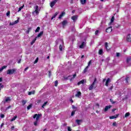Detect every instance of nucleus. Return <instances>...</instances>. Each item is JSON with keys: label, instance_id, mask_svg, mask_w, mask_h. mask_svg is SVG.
<instances>
[{"label": "nucleus", "instance_id": "obj_13", "mask_svg": "<svg viewBox=\"0 0 131 131\" xmlns=\"http://www.w3.org/2000/svg\"><path fill=\"white\" fill-rule=\"evenodd\" d=\"M126 40L128 41H131V37H130V34H128L126 37Z\"/></svg>", "mask_w": 131, "mask_h": 131}, {"label": "nucleus", "instance_id": "obj_31", "mask_svg": "<svg viewBox=\"0 0 131 131\" xmlns=\"http://www.w3.org/2000/svg\"><path fill=\"white\" fill-rule=\"evenodd\" d=\"M99 55H103V49H100L98 52Z\"/></svg>", "mask_w": 131, "mask_h": 131}, {"label": "nucleus", "instance_id": "obj_62", "mask_svg": "<svg viewBox=\"0 0 131 131\" xmlns=\"http://www.w3.org/2000/svg\"><path fill=\"white\" fill-rule=\"evenodd\" d=\"M2 81H3V78L1 77L0 78V82H2Z\"/></svg>", "mask_w": 131, "mask_h": 131}, {"label": "nucleus", "instance_id": "obj_16", "mask_svg": "<svg viewBox=\"0 0 131 131\" xmlns=\"http://www.w3.org/2000/svg\"><path fill=\"white\" fill-rule=\"evenodd\" d=\"M43 34V31H41L40 33L37 35V36L36 37V38H38V37H40L41 35Z\"/></svg>", "mask_w": 131, "mask_h": 131}, {"label": "nucleus", "instance_id": "obj_28", "mask_svg": "<svg viewBox=\"0 0 131 131\" xmlns=\"http://www.w3.org/2000/svg\"><path fill=\"white\" fill-rule=\"evenodd\" d=\"M37 38L35 37L31 42V46H32V45H33V43H34V42H35V41H36Z\"/></svg>", "mask_w": 131, "mask_h": 131}, {"label": "nucleus", "instance_id": "obj_63", "mask_svg": "<svg viewBox=\"0 0 131 131\" xmlns=\"http://www.w3.org/2000/svg\"><path fill=\"white\" fill-rule=\"evenodd\" d=\"M14 128H15V127L14 126H12L11 127V129L13 130L14 129Z\"/></svg>", "mask_w": 131, "mask_h": 131}, {"label": "nucleus", "instance_id": "obj_21", "mask_svg": "<svg viewBox=\"0 0 131 131\" xmlns=\"http://www.w3.org/2000/svg\"><path fill=\"white\" fill-rule=\"evenodd\" d=\"M58 14H59V12H56L54 15H53V16H52V17H51V20H53V19H54L55 17H57V16L58 15Z\"/></svg>", "mask_w": 131, "mask_h": 131}, {"label": "nucleus", "instance_id": "obj_26", "mask_svg": "<svg viewBox=\"0 0 131 131\" xmlns=\"http://www.w3.org/2000/svg\"><path fill=\"white\" fill-rule=\"evenodd\" d=\"M39 30H40V27H38L35 31V33H37V32H39Z\"/></svg>", "mask_w": 131, "mask_h": 131}, {"label": "nucleus", "instance_id": "obj_39", "mask_svg": "<svg viewBox=\"0 0 131 131\" xmlns=\"http://www.w3.org/2000/svg\"><path fill=\"white\" fill-rule=\"evenodd\" d=\"M5 68H7V66H4L0 69L1 70V71H3V69H5Z\"/></svg>", "mask_w": 131, "mask_h": 131}, {"label": "nucleus", "instance_id": "obj_54", "mask_svg": "<svg viewBox=\"0 0 131 131\" xmlns=\"http://www.w3.org/2000/svg\"><path fill=\"white\" fill-rule=\"evenodd\" d=\"M1 118H5V115L2 114L1 115Z\"/></svg>", "mask_w": 131, "mask_h": 131}, {"label": "nucleus", "instance_id": "obj_11", "mask_svg": "<svg viewBox=\"0 0 131 131\" xmlns=\"http://www.w3.org/2000/svg\"><path fill=\"white\" fill-rule=\"evenodd\" d=\"M111 107H112L111 105L106 106L104 110V112H107V111H108V110H109Z\"/></svg>", "mask_w": 131, "mask_h": 131}, {"label": "nucleus", "instance_id": "obj_50", "mask_svg": "<svg viewBox=\"0 0 131 131\" xmlns=\"http://www.w3.org/2000/svg\"><path fill=\"white\" fill-rule=\"evenodd\" d=\"M116 125H117L116 122H115L113 123V126H116Z\"/></svg>", "mask_w": 131, "mask_h": 131}, {"label": "nucleus", "instance_id": "obj_53", "mask_svg": "<svg viewBox=\"0 0 131 131\" xmlns=\"http://www.w3.org/2000/svg\"><path fill=\"white\" fill-rule=\"evenodd\" d=\"M110 101L112 102V104H115V102L113 101V99H110Z\"/></svg>", "mask_w": 131, "mask_h": 131}, {"label": "nucleus", "instance_id": "obj_5", "mask_svg": "<svg viewBox=\"0 0 131 131\" xmlns=\"http://www.w3.org/2000/svg\"><path fill=\"white\" fill-rule=\"evenodd\" d=\"M77 18H78V16L74 15L72 16L71 19L73 20V22H76V20H77Z\"/></svg>", "mask_w": 131, "mask_h": 131}, {"label": "nucleus", "instance_id": "obj_40", "mask_svg": "<svg viewBox=\"0 0 131 131\" xmlns=\"http://www.w3.org/2000/svg\"><path fill=\"white\" fill-rule=\"evenodd\" d=\"M48 75L49 77H51L52 75V72H51V71H48Z\"/></svg>", "mask_w": 131, "mask_h": 131}, {"label": "nucleus", "instance_id": "obj_23", "mask_svg": "<svg viewBox=\"0 0 131 131\" xmlns=\"http://www.w3.org/2000/svg\"><path fill=\"white\" fill-rule=\"evenodd\" d=\"M75 77H76V73H75V74L73 75V77L70 79V81H72V80H73Z\"/></svg>", "mask_w": 131, "mask_h": 131}, {"label": "nucleus", "instance_id": "obj_44", "mask_svg": "<svg viewBox=\"0 0 131 131\" xmlns=\"http://www.w3.org/2000/svg\"><path fill=\"white\" fill-rule=\"evenodd\" d=\"M91 64H92V60H90L88 62V65L87 67H90V66H91Z\"/></svg>", "mask_w": 131, "mask_h": 131}, {"label": "nucleus", "instance_id": "obj_51", "mask_svg": "<svg viewBox=\"0 0 131 131\" xmlns=\"http://www.w3.org/2000/svg\"><path fill=\"white\" fill-rule=\"evenodd\" d=\"M19 23V19H17L16 20L14 21V24H17V23Z\"/></svg>", "mask_w": 131, "mask_h": 131}, {"label": "nucleus", "instance_id": "obj_8", "mask_svg": "<svg viewBox=\"0 0 131 131\" xmlns=\"http://www.w3.org/2000/svg\"><path fill=\"white\" fill-rule=\"evenodd\" d=\"M62 27H65V26H66L67 24H68V21L66 20H64L63 21L61 22Z\"/></svg>", "mask_w": 131, "mask_h": 131}, {"label": "nucleus", "instance_id": "obj_36", "mask_svg": "<svg viewBox=\"0 0 131 131\" xmlns=\"http://www.w3.org/2000/svg\"><path fill=\"white\" fill-rule=\"evenodd\" d=\"M69 77H71V75H69L68 77H63V78L65 80H67L69 79Z\"/></svg>", "mask_w": 131, "mask_h": 131}, {"label": "nucleus", "instance_id": "obj_7", "mask_svg": "<svg viewBox=\"0 0 131 131\" xmlns=\"http://www.w3.org/2000/svg\"><path fill=\"white\" fill-rule=\"evenodd\" d=\"M56 3H57V0H54V1H52L50 4L51 8H53L54 6L56 5Z\"/></svg>", "mask_w": 131, "mask_h": 131}, {"label": "nucleus", "instance_id": "obj_35", "mask_svg": "<svg viewBox=\"0 0 131 131\" xmlns=\"http://www.w3.org/2000/svg\"><path fill=\"white\" fill-rule=\"evenodd\" d=\"M17 118V115H16L15 116H14L13 118H12L11 119V121H14V120H16V119Z\"/></svg>", "mask_w": 131, "mask_h": 131}, {"label": "nucleus", "instance_id": "obj_20", "mask_svg": "<svg viewBox=\"0 0 131 131\" xmlns=\"http://www.w3.org/2000/svg\"><path fill=\"white\" fill-rule=\"evenodd\" d=\"M83 83H84V80H82L80 81H79L77 83L78 85H80V84H83Z\"/></svg>", "mask_w": 131, "mask_h": 131}, {"label": "nucleus", "instance_id": "obj_49", "mask_svg": "<svg viewBox=\"0 0 131 131\" xmlns=\"http://www.w3.org/2000/svg\"><path fill=\"white\" fill-rule=\"evenodd\" d=\"M129 78L128 77H126V78H125L126 82H127V83H128V79H129Z\"/></svg>", "mask_w": 131, "mask_h": 131}, {"label": "nucleus", "instance_id": "obj_45", "mask_svg": "<svg viewBox=\"0 0 131 131\" xmlns=\"http://www.w3.org/2000/svg\"><path fill=\"white\" fill-rule=\"evenodd\" d=\"M37 62H38V57L36 59V60L34 61V64H36V63H37Z\"/></svg>", "mask_w": 131, "mask_h": 131}, {"label": "nucleus", "instance_id": "obj_10", "mask_svg": "<svg viewBox=\"0 0 131 131\" xmlns=\"http://www.w3.org/2000/svg\"><path fill=\"white\" fill-rule=\"evenodd\" d=\"M66 14V13H65V12H64V11L61 12V13L58 17V19H62V17H64V16H65Z\"/></svg>", "mask_w": 131, "mask_h": 131}, {"label": "nucleus", "instance_id": "obj_15", "mask_svg": "<svg viewBox=\"0 0 131 131\" xmlns=\"http://www.w3.org/2000/svg\"><path fill=\"white\" fill-rule=\"evenodd\" d=\"M34 12L37 14H39V11H38V6L37 5L35 6V10Z\"/></svg>", "mask_w": 131, "mask_h": 131}, {"label": "nucleus", "instance_id": "obj_14", "mask_svg": "<svg viewBox=\"0 0 131 131\" xmlns=\"http://www.w3.org/2000/svg\"><path fill=\"white\" fill-rule=\"evenodd\" d=\"M106 32H112V27H110L106 29Z\"/></svg>", "mask_w": 131, "mask_h": 131}, {"label": "nucleus", "instance_id": "obj_58", "mask_svg": "<svg viewBox=\"0 0 131 131\" xmlns=\"http://www.w3.org/2000/svg\"><path fill=\"white\" fill-rule=\"evenodd\" d=\"M72 109H77V107H75V106H74V105H72Z\"/></svg>", "mask_w": 131, "mask_h": 131}, {"label": "nucleus", "instance_id": "obj_1", "mask_svg": "<svg viewBox=\"0 0 131 131\" xmlns=\"http://www.w3.org/2000/svg\"><path fill=\"white\" fill-rule=\"evenodd\" d=\"M41 116V114H35L33 117V118H34L35 119V118H36V121L35 122H34V125H35V126H36L37 125V122H38V120L39 119V118Z\"/></svg>", "mask_w": 131, "mask_h": 131}, {"label": "nucleus", "instance_id": "obj_42", "mask_svg": "<svg viewBox=\"0 0 131 131\" xmlns=\"http://www.w3.org/2000/svg\"><path fill=\"white\" fill-rule=\"evenodd\" d=\"M59 50L60 51H62L63 50V46L61 45H59Z\"/></svg>", "mask_w": 131, "mask_h": 131}, {"label": "nucleus", "instance_id": "obj_12", "mask_svg": "<svg viewBox=\"0 0 131 131\" xmlns=\"http://www.w3.org/2000/svg\"><path fill=\"white\" fill-rule=\"evenodd\" d=\"M75 97H77V98H80V97H81V92L78 91L77 94H75Z\"/></svg>", "mask_w": 131, "mask_h": 131}, {"label": "nucleus", "instance_id": "obj_64", "mask_svg": "<svg viewBox=\"0 0 131 131\" xmlns=\"http://www.w3.org/2000/svg\"><path fill=\"white\" fill-rule=\"evenodd\" d=\"M70 101L71 102V103H73V100L72 99H71Z\"/></svg>", "mask_w": 131, "mask_h": 131}, {"label": "nucleus", "instance_id": "obj_25", "mask_svg": "<svg viewBox=\"0 0 131 131\" xmlns=\"http://www.w3.org/2000/svg\"><path fill=\"white\" fill-rule=\"evenodd\" d=\"M31 108H32V104H29L27 106V110H30V109H31Z\"/></svg>", "mask_w": 131, "mask_h": 131}, {"label": "nucleus", "instance_id": "obj_9", "mask_svg": "<svg viewBox=\"0 0 131 131\" xmlns=\"http://www.w3.org/2000/svg\"><path fill=\"white\" fill-rule=\"evenodd\" d=\"M119 116V114H118L115 116H110V119H115V118H117Z\"/></svg>", "mask_w": 131, "mask_h": 131}, {"label": "nucleus", "instance_id": "obj_19", "mask_svg": "<svg viewBox=\"0 0 131 131\" xmlns=\"http://www.w3.org/2000/svg\"><path fill=\"white\" fill-rule=\"evenodd\" d=\"M76 123L78 124V125H80V122H82V119H81V120L77 119V120H76Z\"/></svg>", "mask_w": 131, "mask_h": 131}, {"label": "nucleus", "instance_id": "obj_59", "mask_svg": "<svg viewBox=\"0 0 131 131\" xmlns=\"http://www.w3.org/2000/svg\"><path fill=\"white\" fill-rule=\"evenodd\" d=\"M116 56H117V57H119V56H120V53H116Z\"/></svg>", "mask_w": 131, "mask_h": 131}, {"label": "nucleus", "instance_id": "obj_22", "mask_svg": "<svg viewBox=\"0 0 131 131\" xmlns=\"http://www.w3.org/2000/svg\"><path fill=\"white\" fill-rule=\"evenodd\" d=\"M34 94H35V91L29 92V93H28L29 96H31V95H34Z\"/></svg>", "mask_w": 131, "mask_h": 131}, {"label": "nucleus", "instance_id": "obj_60", "mask_svg": "<svg viewBox=\"0 0 131 131\" xmlns=\"http://www.w3.org/2000/svg\"><path fill=\"white\" fill-rule=\"evenodd\" d=\"M63 126H66L67 125V123H64L63 124H62Z\"/></svg>", "mask_w": 131, "mask_h": 131}, {"label": "nucleus", "instance_id": "obj_56", "mask_svg": "<svg viewBox=\"0 0 131 131\" xmlns=\"http://www.w3.org/2000/svg\"><path fill=\"white\" fill-rule=\"evenodd\" d=\"M37 104H40V103H41V100H38L37 101Z\"/></svg>", "mask_w": 131, "mask_h": 131}, {"label": "nucleus", "instance_id": "obj_17", "mask_svg": "<svg viewBox=\"0 0 131 131\" xmlns=\"http://www.w3.org/2000/svg\"><path fill=\"white\" fill-rule=\"evenodd\" d=\"M109 82H110V79L108 78L107 79L106 82H105V85L106 86H108V84H109Z\"/></svg>", "mask_w": 131, "mask_h": 131}, {"label": "nucleus", "instance_id": "obj_43", "mask_svg": "<svg viewBox=\"0 0 131 131\" xmlns=\"http://www.w3.org/2000/svg\"><path fill=\"white\" fill-rule=\"evenodd\" d=\"M76 111H73L71 113V116H73V115H74V114H75V112Z\"/></svg>", "mask_w": 131, "mask_h": 131}, {"label": "nucleus", "instance_id": "obj_61", "mask_svg": "<svg viewBox=\"0 0 131 131\" xmlns=\"http://www.w3.org/2000/svg\"><path fill=\"white\" fill-rule=\"evenodd\" d=\"M11 107V105H9L8 107H6V110H8V109H10Z\"/></svg>", "mask_w": 131, "mask_h": 131}, {"label": "nucleus", "instance_id": "obj_47", "mask_svg": "<svg viewBox=\"0 0 131 131\" xmlns=\"http://www.w3.org/2000/svg\"><path fill=\"white\" fill-rule=\"evenodd\" d=\"M55 86H58V80H56L55 81Z\"/></svg>", "mask_w": 131, "mask_h": 131}, {"label": "nucleus", "instance_id": "obj_57", "mask_svg": "<svg viewBox=\"0 0 131 131\" xmlns=\"http://www.w3.org/2000/svg\"><path fill=\"white\" fill-rule=\"evenodd\" d=\"M68 131H71V130H72L71 128H70V127L68 126Z\"/></svg>", "mask_w": 131, "mask_h": 131}, {"label": "nucleus", "instance_id": "obj_33", "mask_svg": "<svg viewBox=\"0 0 131 131\" xmlns=\"http://www.w3.org/2000/svg\"><path fill=\"white\" fill-rule=\"evenodd\" d=\"M4 87H5V86L4 85H3V84L2 83H0V93H1V91L2 89H4Z\"/></svg>", "mask_w": 131, "mask_h": 131}, {"label": "nucleus", "instance_id": "obj_48", "mask_svg": "<svg viewBox=\"0 0 131 131\" xmlns=\"http://www.w3.org/2000/svg\"><path fill=\"white\" fill-rule=\"evenodd\" d=\"M113 90V85H112L110 88H108V91H112Z\"/></svg>", "mask_w": 131, "mask_h": 131}, {"label": "nucleus", "instance_id": "obj_30", "mask_svg": "<svg viewBox=\"0 0 131 131\" xmlns=\"http://www.w3.org/2000/svg\"><path fill=\"white\" fill-rule=\"evenodd\" d=\"M21 103L23 104V106H24L26 104V103H27V101L23 100L21 101Z\"/></svg>", "mask_w": 131, "mask_h": 131}, {"label": "nucleus", "instance_id": "obj_46", "mask_svg": "<svg viewBox=\"0 0 131 131\" xmlns=\"http://www.w3.org/2000/svg\"><path fill=\"white\" fill-rule=\"evenodd\" d=\"M9 25H10V26H13L15 25V23H14V22L10 23L9 24Z\"/></svg>", "mask_w": 131, "mask_h": 131}, {"label": "nucleus", "instance_id": "obj_27", "mask_svg": "<svg viewBox=\"0 0 131 131\" xmlns=\"http://www.w3.org/2000/svg\"><path fill=\"white\" fill-rule=\"evenodd\" d=\"M88 69H89V67L87 66L83 71V73H85L88 72Z\"/></svg>", "mask_w": 131, "mask_h": 131}, {"label": "nucleus", "instance_id": "obj_3", "mask_svg": "<svg viewBox=\"0 0 131 131\" xmlns=\"http://www.w3.org/2000/svg\"><path fill=\"white\" fill-rule=\"evenodd\" d=\"M16 70L15 69H9L7 71V74H9V75H12L16 72Z\"/></svg>", "mask_w": 131, "mask_h": 131}, {"label": "nucleus", "instance_id": "obj_34", "mask_svg": "<svg viewBox=\"0 0 131 131\" xmlns=\"http://www.w3.org/2000/svg\"><path fill=\"white\" fill-rule=\"evenodd\" d=\"M23 8H24V5H23L22 6L18 8V12H20L21 11V10H22V9H23Z\"/></svg>", "mask_w": 131, "mask_h": 131}, {"label": "nucleus", "instance_id": "obj_6", "mask_svg": "<svg viewBox=\"0 0 131 131\" xmlns=\"http://www.w3.org/2000/svg\"><path fill=\"white\" fill-rule=\"evenodd\" d=\"M104 47L107 52L110 51V48L108 47V42H105Z\"/></svg>", "mask_w": 131, "mask_h": 131}, {"label": "nucleus", "instance_id": "obj_37", "mask_svg": "<svg viewBox=\"0 0 131 131\" xmlns=\"http://www.w3.org/2000/svg\"><path fill=\"white\" fill-rule=\"evenodd\" d=\"M131 60V58L130 57H128L126 59V62L127 63H129V62Z\"/></svg>", "mask_w": 131, "mask_h": 131}, {"label": "nucleus", "instance_id": "obj_18", "mask_svg": "<svg viewBox=\"0 0 131 131\" xmlns=\"http://www.w3.org/2000/svg\"><path fill=\"white\" fill-rule=\"evenodd\" d=\"M84 45H85V43L84 41L82 42L79 46L80 49H83V48H84Z\"/></svg>", "mask_w": 131, "mask_h": 131}, {"label": "nucleus", "instance_id": "obj_2", "mask_svg": "<svg viewBox=\"0 0 131 131\" xmlns=\"http://www.w3.org/2000/svg\"><path fill=\"white\" fill-rule=\"evenodd\" d=\"M96 82H97V78H94V81L89 88V91H92V90H93V89H96V88H97V86L95 85V83H96Z\"/></svg>", "mask_w": 131, "mask_h": 131}, {"label": "nucleus", "instance_id": "obj_32", "mask_svg": "<svg viewBox=\"0 0 131 131\" xmlns=\"http://www.w3.org/2000/svg\"><path fill=\"white\" fill-rule=\"evenodd\" d=\"M47 104H48V101L45 102L42 105V108H43V109L45 108V106H47Z\"/></svg>", "mask_w": 131, "mask_h": 131}, {"label": "nucleus", "instance_id": "obj_41", "mask_svg": "<svg viewBox=\"0 0 131 131\" xmlns=\"http://www.w3.org/2000/svg\"><path fill=\"white\" fill-rule=\"evenodd\" d=\"M129 115H130V114L129 113H126L125 114V117H127L128 116H129Z\"/></svg>", "mask_w": 131, "mask_h": 131}, {"label": "nucleus", "instance_id": "obj_4", "mask_svg": "<svg viewBox=\"0 0 131 131\" xmlns=\"http://www.w3.org/2000/svg\"><path fill=\"white\" fill-rule=\"evenodd\" d=\"M11 101V99L9 97H7L5 99V100L3 101L2 103H4V104H6L7 102Z\"/></svg>", "mask_w": 131, "mask_h": 131}, {"label": "nucleus", "instance_id": "obj_52", "mask_svg": "<svg viewBox=\"0 0 131 131\" xmlns=\"http://www.w3.org/2000/svg\"><path fill=\"white\" fill-rule=\"evenodd\" d=\"M98 33H99V30H96V31H95V35H97V34H98Z\"/></svg>", "mask_w": 131, "mask_h": 131}, {"label": "nucleus", "instance_id": "obj_24", "mask_svg": "<svg viewBox=\"0 0 131 131\" xmlns=\"http://www.w3.org/2000/svg\"><path fill=\"white\" fill-rule=\"evenodd\" d=\"M80 3L81 5H85L86 4V0H80Z\"/></svg>", "mask_w": 131, "mask_h": 131}, {"label": "nucleus", "instance_id": "obj_55", "mask_svg": "<svg viewBox=\"0 0 131 131\" xmlns=\"http://www.w3.org/2000/svg\"><path fill=\"white\" fill-rule=\"evenodd\" d=\"M10 11H8V12L6 13V16H10Z\"/></svg>", "mask_w": 131, "mask_h": 131}, {"label": "nucleus", "instance_id": "obj_29", "mask_svg": "<svg viewBox=\"0 0 131 131\" xmlns=\"http://www.w3.org/2000/svg\"><path fill=\"white\" fill-rule=\"evenodd\" d=\"M32 28H28L27 31L26 32L27 34H29V32H30Z\"/></svg>", "mask_w": 131, "mask_h": 131}, {"label": "nucleus", "instance_id": "obj_38", "mask_svg": "<svg viewBox=\"0 0 131 131\" xmlns=\"http://www.w3.org/2000/svg\"><path fill=\"white\" fill-rule=\"evenodd\" d=\"M114 22V16H112L111 19V23H113Z\"/></svg>", "mask_w": 131, "mask_h": 131}]
</instances>
